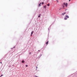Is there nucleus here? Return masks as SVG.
I'll list each match as a JSON object with an SVG mask.
<instances>
[{
    "mask_svg": "<svg viewBox=\"0 0 77 77\" xmlns=\"http://www.w3.org/2000/svg\"><path fill=\"white\" fill-rule=\"evenodd\" d=\"M63 5H65L66 7H67V6H68V3H64Z\"/></svg>",
    "mask_w": 77,
    "mask_h": 77,
    "instance_id": "nucleus-1",
    "label": "nucleus"
},
{
    "mask_svg": "<svg viewBox=\"0 0 77 77\" xmlns=\"http://www.w3.org/2000/svg\"><path fill=\"white\" fill-rule=\"evenodd\" d=\"M66 14V12H64V13H62V15H65V14Z\"/></svg>",
    "mask_w": 77,
    "mask_h": 77,
    "instance_id": "nucleus-2",
    "label": "nucleus"
},
{
    "mask_svg": "<svg viewBox=\"0 0 77 77\" xmlns=\"http://www.w3.org/2000/svg\"><path fill=\"white\" fill-rule=\"evenodd\" d=\"M66 18H69V16L67 15H66Z\"/></svg>",
    "mask_w": 77,
    "mask_h": 77,
    "instance_id": "nucleus-3",
    "label": "nucleus"
},
{
    "mask_svg": "<svg viewBox=\"0 0 77 77\" xmlns=\"http://www.w3.org/2000/svg\"><path fill=\"white\" fill-rule=\"evenodd\" d=\"M44 8H47V7L46 5H45L44 6Z\"/></svg>",
    "mask_w": 77,
    "mask_h": 77,
    "instance_id": "nucleus-4",
    "label": "nucleus"
},
{
    "mask_svg": "<svg viewBox=\"0 0 77 77\" xmlns=\"http://www.w3.org/2000/svg\"><path fill=\"white\" fill-rule=\"evenodd\" d=\"M48 42L46 43L47 45H48Z\"/></svg>",
    "mask_w": 77,
    "mask_h": 77,
    "instance_id": "nucleus-5",
    "label": "nucleus"
},
{
    "mask_svg": "<svg viewBox=\"0 0 77 77\" xmlns=\"http://www.w3.org/2000/svg\"><path fill=\"white\" fill-rule=\"evenodd\" d=\"M22 62L23 63H24V60H23L22 61Z\"/></svg>",
    "mask_w": 77,
    "mask_h": 77,
    "instance_id": "nucleus-6",
    "label": "nucleus"
},
{
    "mask_svg": "<svg viewBox=\"0 0 77 77\" xmlns=\"http://www.w3.org/2000/svg\"><path fill=\"white\" fill-rule=\"evenodd\" d=\"M47 5L48 6H50V4H47Z\"/></svg>",
    "mask_w": 77,
    "mask_h": 77,
    "instance_id": "nucleus-7",
    "label": "nucleus"
},
{
    "mask_svg": "<svg viewBox=\"0 0 77 77\" xmlns=\"http://www.w3.org/2000/svg\"><path fill=\"white\" fill-rule=\"evenodd\" d=\"M64 20H67V18H66V17H65L64 18Z\"/></svg>",
    "mask_w": 77,
    "mask_h": 77,
    "instance_id": "nucleus-8",
    "label": "nucleus"
},
{
    "mask_svg": "<svg viewBox=\"0 0 77 77\" xmlns=\"http://www.w3.org/2000/svg\"><path fill=\"white\" fill-rule=\"evenodd\" d=\"M33 31H32L31 32V34H33Z\"/></svg>",
    "mask_w": 77,
    "mask_h": 77,
    "instance_id": "nucleus-9",
    "label": "nucleus"
},
{
    "mask_svg": "<svg viewBox=\"0 0 77 77\" xmlns=\"http://www.w3.org/2000/svg\"><path fill=\"white\" fill-rule=\"evenodd\" d=\"M41 6V4H39V6Z\"/></svg>",
    "mask_w": 77,
    "mask_h": 77,
    "instance_id": "nucleus-10",
    "label": "nucleus"
},
{
    "mask_svg": "<svg viewBox=\"0 0 77 77\" xmlns=\"http://www.w3.org/2000/svg\"><path fill=\"white\" fill-rule=\"evenodd\" d=\"M3 75H1V76H0V77H2V76H3Z\"/></svg>",
    "mask_w": 77,
    "mask_h": 77,
    "instance_id": "nucleus-11",
    "label": "nucleus"
},
{
    "mask_svg": "<svg viewBox=\"0 0 77 77\" xmlns=\"http://www.w3.org/2000/svg\"><path fill=\"white\" fill-rule=\"evenodd\" d=\"M42 5H43V4H44V2H42Z\"/></svg>",
    "mask_w": 77,
    "mask_h": 77,
    "instance_id": "nucleus-12",
    "label": "nucleus"
},
{
    "mask_svg": "<svg viewBox=\"0 0 77 77\" xmlns=\"http://www.w3.org/2000/svg\"><path fill=\"white\" fill-rule=\"evenodd\" d=\"M26 67H27V66H28L27 65H26Z\"/></svg>",
    "mask_w": 77,
    "mask_h": 77,
    "instance_id": "nucleus-13",
    "label": "nucleus"
},
{
    "mask_svg": "<svg viewBox=\"0 0 77 77\" xmlns=\"http://www.w3.org/2000/svg\"><path fill=\"white\" fill-rule=\"evenodd\" d=\"M37 68H38V67L36 66V70L37 69Z\"/></svg>",
    "mask_w": 77,
    "mask_h": 77,
    "instance_id": "nucleus-14",
    "label": "nucleus"
},
{
    "mask_svg": "<svg viewBox=\"0 0 77 77\" xmlns=\"http://www.w3.org/2000/svg\"><path fill=\"white\" fill-rule=\"evenodd\" d=\"M38 18H39V17H40V15H39L38 16Z\"/></svg>",
    "mask_w": 77,
    "mask_h": 77,
    "instance_id": "nucleus-15",
    "label": "nucleus"
},
{
    "mask_svg": "<svg viewBox=\"0 0 77 77\" xmlns=\"http://www.w3.org/2000/svg\"><path fill=\"white\" fill-rule=\"evenodd\" d=\"M29 54H31V52L29 53Z\"/></svg>",
    "mask_w": 77,
    "mask_h": 77,
    "instance_id": "nucleus-16",
    "label": "nucleus"
},
{
    "mask_svg": "<svg viewBox=\"0 0 77 77\" xmlns=\"http://www.w3.org/2000/svg\"><path fill=\"white\" fill-rule=\"evenodd\" d=\"M31 36H32V34H31Z\"/></svg>",
    "mask_w": 77,
    "mask_h": 77,
    "instance_id": "nucleus-17",
    "label": "nucleus"
},
{
    "mask_svg": "<svg viewBox=\"0 0 77 77\" xmlns=\"http://www.w3.org/2000/svg\"><path fill=\"white\" fill-rule=\"evenodd\" d=\"M0 63H1V64H2V62H0Z\"/></svg>",
    "mask_w": 77,
    "mask_h": 77,
    "instance_id": "nucleus-18",
    "label": "nucleus"
},
{
    "mask_svg": "<svg viewBox=\"0 0 77 77\" xmlns=\"http://www.w3.org/2000/svg\"><path fill=\"white\" fill-rule=\"evenodd\" d=\"M35 77H38L37 76H35Z\"/></svg>",
    "mask_w": 77,
    "mask_h": 77,
    "instance_id": "nucleus-19",
    "label": "nucleus"
},
{
    "mask_svg": "<svg viewBox=\"0 0 77 77\" xmlns=\"http://www.w3.org/2000/svg\"><path fill=\"white\" fill-rule=\"evenodd\" d=\"M70 1H71V0H69V2H70Z\"/></svg>",
    "mask_w": 77,
    "mask_h": 77,
    "instance_id": "nucleus-20",
    "label": "nucleus"
},
{
    "mask_svg": "<svg viewBox=\"0 0 77 77\" xmlns=\"http://www.w3.org/2000/svg\"><path fill=\"white\" fill-rule=\"evenodd\" d=\"M40 5H41V3H40Z\"/></svg>",
    "mask_w": 77,
    "mask_h": 77,
    "instance_id": "nucleus-21",
    "label": "nucleus"
},
{
    "mask_svg": "<svg viewBox=\"0 0 77 77\" xmlns=\"http://www.w3.org/2000/svg\"><path fill=\"white\" fill-rule=\"evenodd\" d=\"M63 8H64V7H65V6H63Z\"/></svg>",
    "mask_w": 77,
    "mask_h": 77,
    "instance_id": "nucleus-22",
    "label": "nucleus"
},
{
    "mask_svg": "<svg viewBox=\"0 0 77 77\" xmlns=\"http://www.w3.org/2000/svg\"><path fill=\"white\" fill-rule=\"evenodd\" d=\"M38 51H39V50H38Z\"/></svg>",
    "mask_w": 77,
    "mask_h": 77,
    "instance_id": "nucleus-23",
    "label": "nucleus"
},
{
    "mask_svg": "<svg viewBox=\"0 0 77 77\" xmlns=\"http://www.w3.org/2000/svg\"><path fill=\"white\" fill-rule=\"evenodd\" d=\"M57 2H58V1H57Z\"/></svg>",
    "mask_w": 77,
    "mask_h": 77,
    "instance_id": "nucleus-24",
    "label": "nucleus"
}]
</instances>
